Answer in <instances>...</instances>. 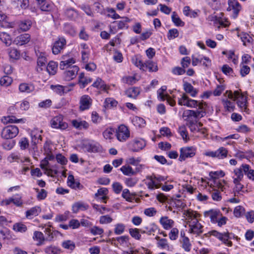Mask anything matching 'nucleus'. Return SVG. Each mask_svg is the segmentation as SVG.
Returning a JSON list of instances; mask_svg holds the SVG:
<instances>
[{"mask_svg": "<svg viewBox=\"0 0 254 254\" xmlns=\"http://www.w3.org/2000/svg\"><path fill=\"white\" fill-rule=\"evenodd\" d=\"M206 114V108L199 107L196 110H187L184 112L183 118L187 121V126L192 132H199L202 124L198 122L199 119Z\"/></svg>", "mask_w": 254, "mask_h": 254, "instance_id": "1", "label": "nucleus"}, {"mask_svg": "<svg viewBox=\"0 0 254 254\" xmlns=\"http://www.w3.org/2000/svg\"><path fill=\"white\" fill-rule=\"evenodd\" d=\"M225 94H227L228 98L230 100L233 101L237 100V104L240 108L244 112H248L247 97L244 96L242 93L238 90L235 91L234 92L231 90H227Z\"/></svg>", "mask_w": 254, "mask_h": 254, "instance_id": "2", "label": "nucleus"}, {"mask_svg": "<svg viewBox=\"0 0 254 254\" xmlns=\"http://www.w3.org/2000/svg\"><path fill=\"white\" fill-rule=\"evenodd\" d=\"M181 97L178 98V104L181 106H186L190 108H195L196 109L199 107L206 108L207 104L205 102H198L196 100L190 99L186 93H183Z\"/></svg>", "mask_w": 254, "mask_h": 254, "instance_id": "3", "label": "nucleus"}, {"mask_svg": "<svg viewBox=\"0 0 254 254\" xmlns=\"http://www.w3.org/2000/svg\"><path fill=\"white\" fill-rule=\"evenodd\" d=\"M18 128L14 125L8 126L4 127L1 132V136L5 139H11L17 135Z\"/></svg>", "mask_w": 254, "mask_h": 254, "instance_id": "4", "label": "nucleus"}, {"mask_svg": "<svg viewBox=\"0 0 254 254\" xmlns=\"http://www.w3.org/2000/svg\"><path fill=\"white\" fill-rule=\"evenodd\" d=\"M82 148L88 152H98L101 151L102 147L100 144L93 140L84 141L82 144Z\"/></svg>", "mask_w": 254, "mask_h": 254, "instance_id": "5", "label": "nucleus"}, {"mask_svg": "<svg viewBox=\"0 0 254 254\" xmlns=\"http://www.w3.org/2000/svg\"><path fill=\"white\" fill-rule=\"evenodd\" d=\"M196 153V149L193 147H185L181 148L179 160L180 161L185 160L188 158L194 156Z\"/></svg>", "mask_w": 254, "mask_h": 254, "instance_id": "6", "label": "nucleus"}, {"mask_svg": "<svg viewBox=\"0 0 254 254\" xmlns=\"http://www.w3.org/2000/svg\"><path fill=\"white\" fill-rule=\"evenodd\" d=\"M51 127L53 128L65 129L67 127V124L63 121V117L62 115H59L54 117L51 121Z\"/></svg>", "mask_w": 254, "mask_h": 254, "instance_id": "7", "label": "nucleus"}, {"mask_svg": "<svg viewBox=\"0 0 254 254\" xmlns=\"http://www.w3.org/2000/svg\"><path fill=\"white\" fill-rule=\"evenodd\" d=\"M117 139L120 141H125L130 136L129 130L124 125H120L116 132Z\"/></svg>", "mask_w": 254, "mask_h": 254, "instance_id": "8", "label": "nucleus"}, {"mask_svg": "<svg viewBox=\"0 0 254 254\" xmlns=\"http://www.w3.org/2000/svg\"><path fill=\"white\" fill-rule=\"evenodd\" d=\"M42 130H39L38 129H34L31 132L30 135L31 138V145L33 150L37 149V145L40 143L42 141L41 133Z\"/></svg>", "mask_w": 254, "mask_h": 254, "instance_id": "9", "label": "nucleus"}, {"mask_svg": "<svg viewBox=\"0 0 254 254\" xmlns=\"http://www.w3.org/2000/svg\"><path fill=\"white\" fill-rule=\"evenodd\" d=\"M227 10H233V17L236 18L241 9V6L237 0H229Z\"/></svg>", "mask_w": 254, "mask_h": 254, "instance_id": "10", "label": "nucleus"}, {"mask_svg": "<svg viewBox=\"0 0 254 254\" xmlns=\"http://www.w3.org/2000/svg\"><path fill=\"white\" fill-rule=\"evenodd\" d=\"M66 40L63 37H59L56 41L55 42L52 47V52L55 55L59 54L66 45Z\"/></svg>", "mask_w": 254, "mask_h": 254, "instance_id": "11", "label": "nucleus"}, {"mask_svg": "<svg viewBox=\"0 0 254 254\" xmlns=\"http://www.w3.org/2000/svg\"><path fill=\"white\" fill-rule=\"evenodd\" d=\"M221 212L218 209H210L204 212V216L205 217H209L212 223H216L218 219L221 217Z\"/></svg>", "mask_w": 254, "mask_h": 254, "instance_id": "12", "label": "nucleus"}, {"mask_svg": "<svg viewBox=\"0 0 254 254\" xmlns=\"http://www.w3.org/2000/svg\"><path fill=\"white\" fill-rule=\"evenodd\" d=\"M79 68L76 65L72 66L64 72L65 80L69 81L74 78L78 72Z\"/></svg>", "mask_w": 254, "mask_h": 254, "instance_id": "13", "label": "nucleus"}, {"mask_svg": "<svg viewBox=\"0 0 254 254\" xmlns=\"http://www.w3.org/2000/svg\"><path fill=\"white\" fill-rule=\"evenodd\" d=\"M92 100L88 95H83L80 99L79 109L83 111L88 109L92 105Z\"/></svg>", "mask_w": 254, "mask_h": 254, "instance_id": "14", "label": "nucleus"}, {"mask_svg": "<svg viewBox=\"0 0 254 254\" xmlns=\"http://www.w3.org/2000/svg\"><path fill=\"white\" fill-rule=\"evenodd\" d=\"M146 145L145 141L142 139H134L130 144V148L133 152H138Z\"/></svg>", "mask_w": 254, "mask_h": 254, "instance_id": "15", "label": "nucleus"}, {"mask_svg": "<svg viewBox=\"0 0 254 254\" xmlns=\"http://www.w3.org/2000/svg\"><path fill=\"white\" fill-rule=\"evenodd\" d=\"M31 39L30 35L28 33H24L17 36L13 41V43L22 46L28 43Z\"/></svg>", "mask_w": 254, "mask_h": 254, "instance_id": "16", "label": "nucleus"}, {"mask_svg": "<svg viewBox=\"0 0 254 254\" xmlns=\"http://www.w3.org/2000/svg\"><path fill=\"white\" fill-rule=\"evenodd\" d=\"M189 227H190V232L194 234L199 235L203 232V226L197 220H196V221H193L192 224H189Z\"/></svg>", "mask_w": 254, "mask_h": 254, "instance_id": "17", "label": "nucleus"}, {"mask_svg": "<svg viewBox=\"0 0 254 254\" xmlns=\"http://www.w3.org/2000/svg\"><path fill=\"white\" fill-rule=\"evenodd\" d=\"M89 207L88 205L87 204L78 201L74 203L72 206V210L73 213H77L79 211H84L87 210Z\"/></svg>", "mask_w": 254, "mask_h": 254, "instance_id": "18", "label": "nucleus"}, {"mask_svg": "<svg viewBox=\"0 0 254 254\" xmlns=\"http://www.w3.org/2000/svg\"><path fill=\"white\" fill-rule=\"evenodd\" d=\"M19 90L20 92L30 93L35 90V87L32 84L22 83L19 85Z\"/></svg>", "mask_w": 254, "mask_h": 254, "instance_id": "19", "label": "nucleus"}, {"mask_svg": "<svg viewBox=\"0 0 254 254\" xmlns=\"http://www.w3.org/2000/svg\"><path fill=\"white\" fill-rule=\"evenodd\" d=\"M183 88L186 93L190 94L192 97H195L198 92L197 89L194 88L190 83L187 82L184 83Z\"/></svg>", "mask_w": 254, "mask_h": 254, "instance_id": "20", "label": "nucleus"}, {"mask_svg": "<svg viewBox=\"0 0 254 254\" xmlns=\"http://www.w3.org/2000/svg\"><path fill=\"white\" fill-rule=\"evenodd\" d=\"M72 125L76 128L81 129L82 128L87 129L89 127V124L85 121H79L73 120L71 121Z\"/></svg>", "mask_w": 254, "mask_h": 254, "instance_id": "21", "label": "nucleus"}, {"mask_svg": "<svg viewBox=\"0 0 254 254\" xmlns=\"http://www.w3.org/2000/svg\"><path fill=\"white\" fill-rule=\"evenodd\" d=\"M242 168L243 169L244 174L247 176L248 178L254 181V170L251 169L250 165L246 164L242 165Z\"/></svg>", "mask_w": 254, "mask_h": 254, "instance_id": "22", "label": "nucleus"}, {"mask_svg": "<svg viewBox=\"0 0 254 254\" xmlns=\"http://www.w3.org/2000/svg\"><path fill=\"white\" fill-rule=\"evenodd\" d=\"M160 222L166 230H168L172 228L174 223L173 220L168 219L167 217H162L160 220Z\"/></svg>", "mask_w": 254, "mask_h": 254, "instance_id": "23", "label": "nucleus"}, {"mask_svg": "<svg viewBox=\"0 0 254 254\" xmlns=\"http://www.w3.org/2000/svg\"><path fill=\"white\" fill-rule=\"evenodd\" d=\"M129 21V19L127 17L123 18L122 20L120 21H116L113 22L115 27H117L119 29H122L124 28H127V23Z\"/></svg>", "mask_w": 254, "mask_h": 254, "instance_id": "24", "label": "nucleus"}, {"mask_svg": "<svg viewBox=\"0 0 254 254\" xmlns=\"http://www.w3.org/2000/svg\"><path fill=\"white\" fill-rule=\"evenodd\" d=\"M144 64V70L148 69L150 72H156L158 70L157 64L152 61L148 60L146 61Z\"/></svg>", "mask_w": 254, "mask_h": 254, "instance_id": "25", "label": "nucleus"}, {"mask_svg": "<svg viewBox=\"0 0 254 254\" xmlns=\"http://www.w3.org/2000/svg\"><path fill=\"white\" fill-rule=\"evenodd\" d=\"M211 20L214 21L215 24H218L220 26L226 27L229 26V23L226 19H224L220 16H211Z\"/></svg>", "mask_w": 254, "mask_h": 254, "instance_id": "26", "label": "nucleus"}, {"mask_svg": "<svg viewBox=\"0 0 254 254\" xmlns=\"http://www.w3.org/2000/svg\"><path fill=\"white\" fill-rule=\"evenodd\" d=\"M222 103L225 110L228 112H232L235 109V103L224 98L222 100Z\"/></svg>", "mask_w": 254, "mask_h": 254, "instance_id": "27", "label": "nucleus"}, {"mask_svg": "<svg viewBox=\"0 0 254 254\" xmlns=\"http://www.w3.org/2000/svg\"><path fill=\"white\" fill-rule=\"evenodd\" d=\"M47 62V59L44 54L40 53L37 59V65L38 66L37 69V71H41L42 70V67L45 66Z\"/></svg>", "mask_w": 254, "mask_h": 254, "instance_id": "28", "label": "nucleus"}, {"mask_svg": "<svg viewBox=\"0 0 254 254\" xmlns=\"http://www.w3.org/2000/svg\"><path fill=\"white\" fill-rule=\"evenodd\" d=\"M64 60L61 61L60 64V68L61 69L69 68L72 64L75 63V60L72 58L68 59H65V58H64Z\"/></svg>", "mask_w": 254, "mask_h": 254, "instance_id": "29", "label": "nucleus"}, {"mask_svg": "<svg viewBox=\"0 0 254 254\" xmlns=\"http://www.w3.org/2000/svg\"><path fill=\"white\" fill-rule=\"evenodd\" d=\"M41 209L39 206H35L26 212V217L31 218V217L37 216L40 212Z\"/></svg>", "mask_w": 254, "mask_h": 254, "instance_id": "30", "label": "nucleus"}, {"mask_svg": "<svg viewBox=\"0 0 254 254\" xmlns=\"http://www.w3.org/2000/svg\"><path fill=\"white\" fill-rule=\"evenodd\" d=\"M33 239L34 241L38 242V245L43 244L44 242L46 241L43 234L40 231H35L33 234Z\"/></svg>", "mask_w": 254, "mask_h": 254, "instance_id": "31", "label": "nucleus"}, {"mask_svg": "<svg viewBox=\"0 0 254 254\" xmlns=\"http://www.w3.org/2000/svg\"><path fill=\"white\" fill-rule=\"evenodd\" d=\"M243 169L242 168V165L239 168H236L234 170V173L235 176L233 177L234 180L233 182H237L238 181H241L243 178Z\"/></svg>", "mask_w": 254, "mask_h": 254, "instance_id": "32", "label": "nucleus"}, {"mask_svg": "<svg viewBox=\"0 0 254 254\" xmlns=\"http://www.w3.org/2000/svg\"><path fill=\"white\" fill-rule=\"evenodd\" d=\"M120 170L126 176H131L135 175V172L128 165L123 166Z\"/></svg>", "mask_w": 254, "mask_h": 254, "instance_id": "33", "label": "nucleus"}, {"mask_svg": "<svg viewBox=\"0 0 254 254\" xmlns=\"http://www.w3.org/2000/svg\"><path fill=\"white\" fill-rule=\"evenodd\" d=\"M31 25L32 22L30 20H22L19 23V28L23 31L28 30L31 27Z\"/></svg>", "mask_w": 254, "mask_h": 254, "instance_id": "34", "label": "nucleus"}, {"mask_svg": "<svg viewBox=\"0 0 254 254\" xmlns=\"http://www.w3.org/2000/svg\"><path fill=\"white\" fill-rule=\"evenodd\" d=\"M0 40L7 46L10 45L11 43L10 36L6 32L0 33Z\"/></svg>", "mask_w": 254, "mask_h": 254, "instance_id": "35", "label": "nucleus"}, {"mask_svg": "<svg viewBox=\"0 0 254 254\" xmlns=\"http://www.w3.org/2000/svg\"><path fill=\"white\" fill-rule=\"evenodd\" d=\"M58 64L56 63L51 61L47 66V70L50 74L54 75L57 71Z\"/></svg>", "mask_w": 254, "mask_h": 254, "instance_id": "36", "label": "nucleus"}, {"mask_svg": "<svg viewBox=\"0 0 254 254\" xmlns=\"http://www.w3.org/2000/svg\"><path fill=\"white\" fill-rule=\"evenodd\" d=\"M238 36L240 37L244 46H247V43H250L252 42V37L246 33L242 32L238 34Z\"/></svg>", "mask_w": 254, "mask_h": 254, "instance_id": "37", "label": "nucleus"}, {"mask_svg": "<svg viewBox=\"0 0 254 254\" xmlns=\"http://www.w3.org/2000/svg\"><path fill=\"white\" fill-rule=\"evenodd\" d=\"M118 104L117 101L111 98H106L104 103V106L106 109H110L116 107Z\"/></svg>", "mask_w": 254, "mask_h": 254, "instance_id": "38", "label": "nucleus"}, {"mask_svg": "<svg viewBox=\"0 0 254 254\" xmlns=\"http://www.w3.org/2000/svg\"><path fill=\"white\" fill-rule=\"evenodd\" d=\"M172 20L177 26H184L185 25V23L182 21L176 12L172 13Z\"/></svg>", "mask_w": 254, "mask_h": 254, "instance_id": "39", "label": "nucleus"}, {"mask_svg": "<svg viewBox=\"0 0 254 254\" xmlns=\"http://www.w3.org/2000/svg\"><path fill=\"white\" fill-rule=\"evenodd\" d=\"M39 7L42 11H50L53 8V4L52 2L46 0L39 5Z\"/></svg>", "mask_w": 254, "mask_h": 254, "instance_id": "40", "label": "nucleus"}, {"mask_svg": "<svg viewBox=\"0 0 254 254\" xmlns=\"http://www.w3.org/2000/svg\"><path fill=\"white\" fill-rule=\"evenodd\" d=\"M13 229L17 232L23 233L26 231L27 227L21 223H16L13 226Z\"/></svg>", "mask_w": 254, "mask_h": 254, "instance_id": "41", "label": "nucleus"}, {"mask_svg": "<svg viewBox=\"0 0 254 254\" xmlns=\"http://www.w3.org/2000/svg\"><path fill=\"white\" fill-rule=\"evenodd\" d=\"M216 154L217 158L222 159L227 157L228 150L226 148L221 147L216 150Z\"/></svg>", "mask_w": 254, "mask_h": 254, "instance_id": "42", "label": "nucleus"}, {"mask_svg": "<svg viewBox=\"0 0 254 254\" xmlns=\"http://www.w3.org/2000/svg\"><path fill=\"white\" fill-rule=\"evenodd\" d=\"M44 252L47 254H61L60 250L53 246L47 247Z\"/></svg>", "mask_w": 254, "mask_h": 254, "instance_id": "43", "label": "nucleus"}, {"mask_svg": "<svg viewBox=\"0 0 254 254\" xmlns=\"http://www.w3.org/2000/svg\"><path fill=\"white\" fill-rule=\"evenodd\" d=\"M62 247L67 250L71 251H73L75 248V243L71 240H65L62 243Z\"/></svg>", "mask_w": 254, "mask_h": 254, "instance_id": "44", "label": "nucleus"}, {"mask_svg": "<svg viewBox=\"0 0 254 254\" xmlns=\"http://www.w3.org/2000/svg\"><path fill=\"white\" fill-rule=\"evenodd\" d=\"M92 86L103 90H106L107 89V87L104 82L100 78H98L96 79L92 84Z\"/></svg>", "mask_w": 254, "mask_h": 254, "instance_id": "45", "label": "nucleus"}, {"mask_svg": "<svg viewBox=\"0 0 254 254\" xmlns=\"http://www.w3.org/2000/svg\"><path fill=\"white\" fill-rule=\"evenodd\" d=\"M128 232L133 238L137 240H139L141 239L139 229L137 228H130L128 230Z\"/></svg>", "mask_w": 254, "mask_h": 254, "instance_id": "46", "label": "nucleus"}, {"mask_svg": "<svg viewBox=\"0 0 254 254\" xmlns=\"http://www.w3.org/2000/svg\"><path fill=\"white\" fill-rule=\"evenodd\" d=\"M131 61L132 64L136 66L139 67L140 69L145 70L144 63H143L142 61L137 56L133 57Z\"/></svg>", "mask_w": 254, "mask_h": 254, "instance_id": "47", "label": "nucleus"}, {"mask_svg": "<svg viewBox=\"0 0 254 254\" xmlns=\"http://www.w3.org/2000/svg\"><path fill=\"white\" fill-rule=\"evenodd\" d=\"M122 197L129 202H132L134 199V196L130 193L128 189H125L123 191Z\"/></svg>", "mask_w": 254, "mask_h": 254, "instance_id": "48", "label": "nucleus"}, {"mask_svg": "<svg viewBox=\"0 0 254 254\" xmlns=\"http://www.w3.org/2000/svg\"><path fill=\"white\" fill-rule=\"evenodd\" d=\"M147 179L149 180V182L147 183V186L148 188L150 190H154V189H158V186H157L156 181L155 179H154L152 175L150 176H147Z\"/></svg>", "mask_w": 254, "mask_h": 254, "instance_id": "49", "label": "nucleus"}, {"mask_svg": "<svg viewBox=\"0 0 254 254\" xmlns=\"http://www.w3.org/2000/svg\"><path fill=\"white\" fill-rule=\"evenodd\" d=\"M184 214L186 215L189 220H192L194 219L195 220L194 221H196V220H197L196 218L199 215V214L196 212L190 210L186 211Z\"/></svg>", "mask_w": 254, "mask_h": 254, "instance_id": "50", "label": "nucleus"}, {"mask_svg": "<svg viewBox=\"0 0 254 254\" xmlns=\"http://www.w3.org/2000/svg\"><path fill=\"white\" fill-rule=\"evenodd\" d=\"M134 125L136 127H141L145 124V121L143 119L138 117H134L132 120Z\"/></svg>", "mask_w": 254, "mask_h": 254, "instance_id": "51", "label": "nucleus"}, {"mask_svg": "<svg viewBox=\"0 0 254 254\" xmlns=\"http://www.w3.org/2000/svg\"><path fill=\"white\" fill-rule=\"evenodd\" d=\"M12 82V78L8 76H3L0 79V84L4 86H8L11 84Z\"/></svg>", "mask_w": 254, "mask_h": 254, "instance_id": "52", "label": "nucleus"}, {"mask_svg": "<svg viewBox=\"0 0 254 254\" xmlns=\"http://www.w3.org/2000/svg\"><path fill=\"white\" fill-rule=\"evenodd\" d=\"M125 229V225L122 223H118L115 225L114 233L116 235H121L124 233Z\"/></svg>", "mask_w": 254, "mask_h": 254, "instance_id": "53", "label": "nucleus"}, {"mask_svg": "<svg viewBox=\"0 0 254 254\" xmlns=\"http://www.w3.org/2000/svg\"><path fill=\"white\" fill-rule=\"evenodd\" d=\"M12 1L17 5H19L22 9H26L29 6V0H12Z\"/></svg>", "mask_w": 254, "mask_h": 254, "instance_id": "54", "label": "nucleus"}, {"mask_svg": "<svg viewBox=\"0 0 254 254\" xmlns=\"http://www.w3.org/2000/svg\"><path fill=\"white\" fill-rule=\"evenodd\" d=\"M15 144V142L14 140L7 139L2 143V147L4 149L9 150L13 147Z\"/></svg>", "mask_w": 254, "mask_h": 254, "instance_id": "55", "label": "nucleus"}, {"mask_svg": "<svg viewBox=\"0 0 254 254\" xmlns=\"http://www.w3.org/2000/svg\"><path fill=\"white\" fill-rule=\"evenodd\" d=\"M8 54L10 59L17 60L20 58V52L16 49H9Z\"/></svg>", "mask_w": 254, "mask_h": 254, "instance_id": "56", "label": "nucleus"}, {"mask_svg": "<svg viewBox=\"0 0 254 254\" xmlns=\"http://www.w3.org/2000/svg\"><path fill=\"white\" fill-rule=\"evenodd\" d=\"M139 93V90L137 88L133 87L128 89L127 91V96L135 98Z\"/></svg>", "mask_w": 254, "mask_h": 254, "instance_id": "57", "label": "nucleus"}, {"mask_svg": "<svg viewBox=\"0 0 254 254\" xmlns=\"http://www.w3.org/2000/svg\"><path fill=\"white\" fill-rule=\"evenodd\" d=\"M50 88L57 94L60 95H63V86L59 84L56 85H51Z\"/></svg>", "mask_w": 254, "mask_h": 254, "instance_id": "58", "label": "nucleus"}, {"mask_svg": "<svg viewBox=\"0 0 254 254\" xmlns=\"http://www.w3.org/2000/svg\"><path fill=\"white\" fill-rule=\"evenodd\" d=\"M225 237V244L228 246H231L232 245V242L229 241V239L234 237V235L232 233H229L228 231L224 232Z\"/></svg>", "mask_w": 254, "mask_h": 254, "instance_id": "59", "label": "nucleus"}, {"mask_svg": "<svg viewBox=\"0 0 254 254\" xmlns=\"http://www.w3.org/2000/svg\"><path fill=\"white\" fill-rule=\"evenodd\" d=\"M182 247L186 252H189L190 250L191 245L188 237H184L182 241Z\"/></svg>", "mask_w": 254, "mask_h": 254, "instance_id": "60", "label": "nucleus"}, {"mask_svg": "<svg viewBox=\"0 0 254 254\" xmlns=\"http://www.w3.org/2000/svg\"><path fill=\"white\" fill-rule=\"evenodd\" d=\"M210 235H213L216 238H217L219 240L222 241L225 244V237H224V232L223 233H220L216 230H213L210 231Z\"/></svg>", "mask_w": 254, "mask_h": 254, "instance_id": "61", "label": "nucleus"}, {"mask_svg": "<svg viewBox=\"0 0 254 254\" xmlns=\"http://www.w3.org/2000/svg\"><path fill=\"white\" fill-rule=\"evenodd\" d=\"M179 36V31L177 29L174 28L169 30L167 37L168 39L171 40L178 37Z\"/></svg>", "mask_w": 254, "mask_h": 254, "instance_id": "62", "label": "nucleus"}, {"mask_svg": "<svg viewBox=\"0 0 254 254\" xmlns=\"http://www.w3.org/2000/svg\"><path fill=\"white\" fill-rule=\"evenodd\" d=\"M138 182V179L136 178H128L125 180V184L129 187L134 186Z\"/></svg>", "mask_w": 254, "mask_h": 254, "instance_id": "63", "label": "nucleus"}, {"mask_svg": "<svg viewBox=\"0 0 254 254\" xmlns=\"http://www.w3.org/2000/svg\"><path fill=\"white\" fill-rule=\"evenodd\" d=\"M36 190L38 192L37 198L38 200L44 199L47 197V192L44 189H41L39 191L38 189H36Z\"/></svg>", "mask_w": 254, "mask_h": 254, "instance_id": "64", "label": "nucleus"}]
</instances>
